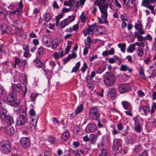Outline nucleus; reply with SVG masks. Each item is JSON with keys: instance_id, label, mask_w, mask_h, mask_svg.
Wrapping results in <instances>:
<instances>
[{"instance_id": "nucleus-18", "label": "nucleus", "mask_w": 156, "mask_h": 156, "mask_svg": "<svg viewBox=\"0 0 156 156\" xmlns=\"http://www.w3.org/2000/svg\"><path fill=\"white\" fill-rule=\"evenodd\" d=\"M38 119V116H37L36 119L34 118L32 119L31 122L29 124V127L31 130L34 129L36 127Z\"/></svg>"}, {"instance_id": "nucleus-2", "label": "nucleus", "mask_w": 156, "mask_h": 156, "mask_svg": "<svg viewBox=\"0 0 156 156\" xmlns=\"http://www.w3.org/2000/svg\"><path fill=\"white\" fill-rule=\"evenodd\" d=\"M7 102L11 106L17 107L19 106L20 101L16 99V92H11L6 98Z\"/></svg>"}, {"instance_id": "nucleus-32", "label": "nucleus", "mask_w": 156, "mask_h": 156, "mask_svg": "<svg viewBox=\"0 0 156 156\" xmlns=\"http://www.w3.org/2000/svg\"><path fill=\"white\" fill-rule=\"evenodd\" d=\"M48 141L53 144H55L58 141V139L55 138L53 136H50L48 139Z\"/></svg>"}, {"instance_id": "nucleus-8", "label": "nucleus", "mask_w": 156, "mask_h": 156, "mask_svg": "<svg viewBox=\"0 0 156 156\" xmlns=\"http://www.w3.org/2000/svg\"><path fill=\"white\" fill-rule=\"evenodd\" d=\"M130 85L127 83H124L119 84L118 87V90L121 94L125 93L130 89Z\"/></svg>"}, {"instance_id": "nucleus-42", "label": "nucleus", "mask_w": 156, "mask_h": 156, "mask_svg": "<svg viewBox=\"0 0 156 156\" xmlns=\"http://www.w3.org/2000/svg\"><path fill=\"white\" fill-rule=\"evenodd\" d=\"M88 29L91 32H93L94 30L97 27V25L96 23L92 24L91 25H88Z\"/></svg>"}, {"instance_id": "nucleus-64", "label": "nucleus", "mask_w": 156, "mask_h": 156, "mask_svg": "<svg viewBox=\"0 0 156 156\" xmlns=\"http://www.w3.org/2000/svg\"><path fill=\"white\" fill-rule=\"evenodd\" d=\"M140 35L137 38V40L139 41H142L145 40L144 37H143L142 36Z\"/></svg>"}, {"instance_id": "nucleus-20", "label": "nucleus", "mask_w": 156, "mask_h": 156, "mask_svg": "<svg viewBox=\"0 0 156 156\" xmlns=\"http://www.w3.org/2000/svg\"><path fill=\"white\" fill-rule=\"evenodd\" d=\"M135 122L134 129L137 133H140L141 131V127L138 121L135 118L133 119Z\"/></svg>"}, {"instance_id": "nucleus-9", "label": "nucleus", "mask_w": 156, "mask_h": 156, "mask_svg": "<svg viewBox=\"0 0 156 156\" xmlns=\"http://www.w3.org/2000/svg\"><path fill=\"white\" fill-rule=\"evenodd\" d=\"M15 64L14 66L15 68H16L17 65L19 67L23 68L27 64V61L15 57L14 59Z\"/></svg>"}, {"instance_id": "nucleus-41", "label": "nucleus", "mask_w": 156, "mask_h": 156, "mask_svg": "<svg viewBox=\"0 0 156 156\" xmlns=\"http://www.w3.org/2000/svg\"><path fill=\"white\" fill-rule=\"evenodd\" d=\"M118 47L121 49L122 52L124 53L126 51V44L125 43H119L118 44Z\"/></svg>"}, {"instance_id": "nucleus-47", "label": "nucleus", "mask_w": 156, "mask_h": 156, "mask_svg": "<svg viewBox=\"0 0 156 156\" xmlns=\"http://www.w3.org/2000/svg\"><path fill=\"white\" fill-rule=\"evenodd\" d=\"M140 75L141 78L143 79H146V76L144 74V70L143 68L140 67Z\"/></svg>"}, {"instance_id": "nucleus-55", "label": "nucleus", "mask_w": 156, "mask_h": 156, "mask_svg": "<svg viewBox=\"0 0 156 156\" xmlns=\"http://www.w3.org/2000/svg\"><path fill=\"white\" fill-rule=\"evenodd\" d=\"M87 86L90 89L93 90L94 88V84L93 83H91L89 81H88Z\"/></svg>"}, {"instance_id": "nucleus-31", "label": "nucleus", "mask_w": 156, "mask_h": 156, "mask_svg": "<svg viewBox=\"0 0 156 156\" xmlns=\"http://www.w3.org/2000/svg\"><path fill=\"white\" fill-rule=\"evenodd\" d=\"M30 118H34V119H36V117L37 116H38L36 115L35 111L33 109H31L28 112Z\"/></svg>"}, {"instance_id": "nucleus-53", "label": "nucleus", "mask_w": 156, "mask_h": 156, "mask_svg": "<svg viewBox=\"0 0 156 156\" xmlns=\"http://www.w3.org/2000/svg\"><path fill=\"white\" fill-rule=\"evenodd\" d=\"M84 35L85 36H86L87 35L90 34V33L91 32L90 31V30L88 29V28H86L83 30V31Z\"/></svg>"}, {"instance_id": "nucleus-7", "label": "nucleus", "mask_w": 156, "mask_h": 156, "mask_svg": "<svg viewBox=\"0 0 156 156\" xmlns=\"http://www.w3.org/2000/svg\"><path fill=\"white\" fill-rule=\"evenodd\" d=\"M75 19V17L73 16H69L66 18L60 23V27L61 28H64L66 26H68L69 23L73 21Z\"/></svg>"}, {"instance_id": "nucleus-21", "label": "nucleus", "mask_w": 156, "mask_h": 156, "mask_svg": "<svg viewBox=\"0 0 156 156\" xmlns=\"http://www.w3.org/2000/svg\"><path fill=\"white\" fill-rule=\"evenodd\" d=\"M5 129L6 133L10 135H12L15 132L13 127L10 125L5 127Z\"/></svg>"}, {"instance_id": "nucleus-59", "label": "nucleus", "mask_w": 156, "mask_h": 156, "mask_svg": "<svg viewBox=\"0 0 156 156\" xmlns=\"http://www.w3.org/2000/svg\"><path fill=\"white\" fill-rule=\"evenodd\" d=\"M80 142L78 141H75L73 142V145L75 148H77L80 145Z\"/></svg>"}, {"instance_id": "nucleus-36", "label": "nucleus", "mask_w": 156, "mask_h": 156, "mask_svg": "<svg viewBox=\"0 0 156 156\" xmlns=\"http://www.w3.org/2000/svg\"><path fill=\"white\" fill-rule=\"evenodd\" d=\"M43 20L46 22H48L51 19L50 14L48 13H45L43 15Z\"/></svg>"}, {"instance_id": "nucleus-62", "label": "nucleus", "mask_w": 156, "mask_h": 156, "mask_svg": "<svg viewBox=\"0 0 156 156\" xmlns=\"http://www.w3.org/2000/svg\"><path fill=\"white\" fill-rule=\"evenodd\" d=\"M98 122V123L97 124L99 128H101L103 127V124H101V120L100 119H98L96 120Z\"/></svg>"}, {"instance_id": "nucleus-51", "label": "nucleus", "mask_w": 156, "mask_h": 156, "mask_svg": "<svg viewBox=\"0 0 156 156\" xmlns=\"http://www.w3.org/2000/svg\"><path fill=\"white\" fill-rule=\"evenodd\" d=\"M52 74V71H48L46 72V75L48 79H51Z\"/></svg>"}, {"instance_id": "nucleus-24", "label": "nucleus", "mask_w": 156, "mask_h": 156, "mask_svg": "<svg viewBox=\"0 0 156 156\" xmlns=\"http://www.w3.org/2000/svg\"><path fill=\"white\" fill-rule=\"evenodd\" d=\"M142 25L141 23H136L134 27L135 29L137 30L141 34H144L145 33L144 30L142 28Z\"/></svg>"}, {"instance_id": "nucleus-40", "label": "nucleus", "mask_w": 156, "mask_h": 156, "mask_svg": "<svg viewBox=\"0 0 156 156\" xmlns=\"http://www.w3.org/2000/svg\"><path fill=\"white\" fill-rule=\"evenodd\" d=\"M38 94L36 93H32L30 95V101L34 102L35 101L37 97Z\"/></svg>"}, {"instance_id": "nucleus-60", "label": "nucleus", "mask_w": 156, "mask_h": 156, "mask_svg": "<svg viewBox=\"0 0 156 156\" xmlns=\"http://www.w3.org/2000/svg\"><path fill=\"white\" fill-rule=\"evenodd\" d=\"M150 3H151V0H143L142 4H143L144 5H149Z\"/></svg>"}, {"instance_id": "nucleus-29", "label": "nucleus", "mask_w": 156, "mask_h": 156, "mask_svg": "<svg viewBox=\"0 0 156 156\" xmlns=\"http://www.w3.org/2000/svg\"><path fill=\"white\" fill-rule=\"evenodd\" d=\"M89 149L83 145L81 148L80 149V151L83 155V156H85L89 153Z\"/></svg>"}, {"instance_id": "nucleus-54", "label": "nucleus", "mask_w": 156, "mask_h": 156, "mask_svg": "<svg viewBox=\"0 0 156 156\" xmlns=\"http://www.w3.org/2000/svg\"><path fill=\"white\" fill-rule=\"evenodd\" d=\"M6 16V12L4 11L0 13V19H3Z\"/></svg>"}, {"instance_id": "nucleus-35", "label": "nucleus", "mask_w": 156, "mask_h": 156, "mask_svg": "<svg viewBox=\"0 0 156 156\" xmlns=\"http://www.w3.org/2000/svg\"><path fill=\"white\" fill-rule=\"evenodd\" d=\"M80 66V62H78L77 63H76V65L75 66H74L72 71L71 72L73 73H77L79 70V69Z\"/></svg>"}, {"instance_id": "nucleus-3", "label": "nucleus", "mask_w": 156, "mask_h": 156, "mask_svg": "<svg viewBox=\"0 0 156 156\" xmlns=\"http://www.w3.org/2000/svg\"><path fill=\"white\" fill-rule=\"evenodd\" d=\"M94 5L98 6L101 13V16L106 17V16H108V5L106 3H101L98 0H96L95 1Z\"/></svg>"}, {"instance_id": "nucleus-37", "label": "nucleus", "mask_w": 156, "mask_h": 156, "mask_svg": "<svg viewBox=\"0 0 156 156\" xmlns=\"http://www.w3.org/2000/svg\"><path fill=\"white\" fill-rule=\"evenodd\" d=\"M135 44H130L129 46L127 48V51L128 53H132L135 50Z\"/></svg>"}, {"instance_id": "nucleus-17", "label": "nucleus", "mask_w": 156, "mask_h": 156, "mask_svg": "<svg viewBox=\"0 0 156 156\" xmlns=\"http://www.w3.org/2000/svg\"><path fill=\"white\" fill-rule=\"evenodd\" d=\"M12 87L13 92H19L22 90L23 87L20 84H14L12 85Z\"/></svg>"}, {"instance_id": "nucleus-52", "label": "nucleus", "mask_w": 156, "mask_h": 156, "mask_svg": "<svg viewBox=\"0 0 156 156\" xmlns=\"http://www.w3.org/2000/svg\"><path fill=\"white\" fill-rule=\"evenodd\" d=\"M44 42H45L46 44H49V43L51 41V40L50 39V37H49L48 36H45L44 37Z\"/></svg>"}, {"instance_id": "nucleus-1", "label": "nucleus", "mask_w": 156, "mask_h": 156, "mask_svg": "<svg viewBox=\"0 0 156 156\" xmlns=\"http://www.w3.org/2000/svg\"><path fill=\"white\" fill-rule=\"evenodd\" d=\"M103 80L105 84L109 87L112 86L116 81V78L114 74L110 72H106L105 74Z\"/></svg>"}, {"instance_id": "nucleus-34", "label": "nucleus", "mask_w": 156, "mask_h": 156, "mask_svg": "<svg viewBox=\"0 0 156 156\" xmlns=\"http://www.w3.org/2000/svg\"><path fill=\"white\" fill-rule=\"evenodd\" d=\"M136 55L139 57H142L144 55L143 49L140 47L138 48L136 51Z\"/></svg>"}, {"instance_id": "nucleus-16", "label": "nucleus", "mask_w": 156, "mask_h": 156, "mask_svg": "<svg viewBox=\"0 0 156 156\" xmlns=\"http://www.w3.org/2000/svg\"><path fill=\"white\" fill-rule=\"evenodd\" d=\"M113 149L116 152L118 153L122 149V146L120 143L117 141H114L112 147Z\"/></svg>"}, {"instance_id": "nucleus-13", "label": "nucleus", "mask_w": 156, "mask_h": 156, "mask_svg": "<svg viewBox=\"0 0 156 156\" xmlns=\"http://www.w3.org/2000/svg\"><path fill=\"white\" fill-rule=\"evenodd\" d=\"M97 128V126L95 124L90 123L87 125L86 130L88 133L93 132L96 130Z\"/></svg>"}, {"instance_id": "nucleus-27", "label": "nucleus", "mask_w": 156, "mask_h": 156, "mask_svg": "<svg viewBox=\"0 0 156 156\" xmlns=\"http://www.w3.org/2000/svg\"><path fill=\"white\" fill-rule=\"evenodd\" d=\"M97 135L92 134L90 135L89 137L90 141V143L94 144L96 143V141L97 139Z\"/></svg>"}, {"instance_id": "nucleus-22", "label": "nucleus", "mask_w": 156, "mask_h": 156, "mask_svg": "<svg viewBox=\"0 0 156 156\" xmlns=\"http://www.w3.org/2000/svg\"><path fill=\"white\" fill-rule=\"evenodd\" d=\"M4 120L8 125H11L14 123L13 117L11 115H8Z\"/></svg>"}, {"instance_id": "nucleus-56", "label": "nucleus", "mask_w": 156, "mask_h": 156, "mask_svg": "<svg viewBox=\"0 0 156 156\" xmlns=\"http://www.w3.org/2000/svg\"><path fill=\"white\" fill-rule=\"evenodd\" d=\"M49 64L51 66V67L52 68V70H53L54 68L56 65L55 62L53 61H50L49 62Z\"/></svg>"}, {"instance_id": "nucleus-23", "label": "nucleus", "mask_w": 156, "mask_h": 156, "mask_svg": "<svg viewBox=\"0 0 156 156\" xmlns=\"http://www.w3.org/2000/svg\"><path fill=\"white\" fill-rule=\"evenodd\" d=\"M22 23L21 22L17 21H14L12 24V25L15 27L17 30H21L22 28Z\"/></svg>"}, {"instance_id": "nucleus-50", "label": "nucleus", "mask_w": 156, "mask_h": 156, "mask_svg": "<svg viewBox=\"0 0 156 156\" xmlns=\"http://www.w3.org/2000/svg\"><path fill=\"white\" fill-rule=\"evenodd\" d=\"M44 156H51L52 152L50 150H45L44 153Z\"/></svg>"}, {"instance_id": "nucleus-30", "label": "nucleus", "mask_w": 156, "mask_h": 156, "mask_svg": "<svg viewBox=\"0 0 156 156\" xmlns=\"http://www.w3.org/2000/svg\"><path fill=\"white\" fill-rule=\"evenodd\" d=\"M70 137V133L68 131H66L63 133L62 136V140L64 141H65L67 140Z\"/></svg>"}, {"instance_id": "nucleus-45", "label": "nucleus", "mask_w": 156, "mask_h": 156, "mask_svg": "<svg viewBox=\"0 0 156 156\" xmlns=\"http://www.w3.org/2000/svg\"><path fill=\"white\" fill-rule=\"evenodd\" d=\"M72 42L69 41H68L67 43L68 45L65 50V54H67L69 52V51L71 48V44Z\"/></svg>"}, {"instance_id": "nucleus-39", "label": "nucleus", "mask_w": 156, "mask_h": 156, "mask_svg": "<svg viewBox=\"0 0 156 156\" xmlns=\"http://www.w3.org/2000/svg\"><path fill=\"white\" fill-rule=\"evenodd\" d=\"M98 156H109L108 152L106 149H102Z\"/></svg>"}, {"instance_id": "nucleus-63", "label": "nucleus", "mask_w": 156, "mask_h": 156, "mask_svg": "<svg viewBox=\"0 0 156 156\" xmlns=\"http://www.w3.org/2000/svg\"><path fill=\"white\" fill-rule=\"evenodd\" d=\"M144 38L145 39H146L148 41H151L152 40V37L149 34H147V35L144 37Z\"/></svg>"}, {"instance_id": "nucleus-44", "label": "nucleus", "mask_w": 156, "mask_h": 156, "mask_svg": "<svg viewBox=\"0 0 156 156\" xmlns=\"http://www.w3.org/2000/svg\"><path fill=\"white\" fill-rule=\"evenodd\" d=\"M114 57L115 59V62L118 64V65H119L122 62V59L116 55H114Z\"/></svg>"}, {"instance_id": "nucleus-57", "label": "nucleus", "mask_w": 156, "mask_h": 156, "mask_svg": "<svg viewBox=\"0 0 156 156\" xmlns=\"http://www.w3.org/2000/svg\"><path fill=\"white\" fill-rule=\"evenodd\" d=\"M79 28V24L78 23H77L75 25H74L72 27V30L73 31H76V32L78 29Z\"/></svg>"}, {"instance_id": "nucleus-61", "label": "nucleus", "mask_w": 156, "mask_h": 156, "mask_svg": "<svg viewBox=\"0 0 156 156\" xmlns=\"http://www.w3.org/2000/svg\"><path fill=\"white\" fill-rule=\"evenodd\" d=\"M29 47V45L27 44L24 45L23 46V49L25 51H30V50L28 49Z\"/></svg>"}, {"instance_id": "nucleus-58", "label": "nucleus", "mask_w": 156, "mask_h": 156, "mask_svg": "<svg viewBox=\"0 0 156 156\" xmlns=\"http://www.w3.org/2000/svg\"><path fill=\"white\" fill-rule=\"evenodd\" d=\"M138 95L141 98L143 97L145 95L144 93L141 90H139L137 92Z\"/></svg>"}, {"instance_id": "nucleus-33", "label": "nucleus", "mask_w": 156, "mask_h": 156, "mask_svg": "<svg viewBox=\"0 0 156 156\" xmlns=\"http://www.w3.org/2000/svg\"><path fill=\"white\" fill-rule=\"evenodd\" d=\"M102 18V20L100 17H98V19L99 23L100 24L105 23L107 24L108 23V21L107 20V18L108 16H106V18L105 19L106 17H103L101 16Z\"/></svg>"}, {"instance_id": "nucleus-11", "label": "nucleus", "mask_w": 156, "mask_h": 156, "mask_svg": "<svg viewBox=\"0 0 156 156\" xmlns=\"http://www.w3.org/2000/svg\"><path fill=\"white\" fill-rule=\"evenodd\" d=\"M19 7L16 9L10 12L11 15H16L17 17H18L20 15V12L22 11V8L23 7V5L22 0H21L19 3Z\"/></svg>"}, {"instance_id": "nucleus-38", "label": "nucleus", "mask_w": 156, "mask_h": 156, "mask_svg": "<svg viewBox=\"0 0 156 156\" xmlns=\"http://www.w3.org/2000/svg\"><path fill=\"white\" fill-rule=\"evenodd\" d=\"M83 110V107L82 104H81L78 106L77 108L75 109V112L76 113H78L82 112Z\"/></svg>"}, {"instance_id": "nucleus-46", "label": "nucleus", "mask_w": 156, "mask_h": 156, "mask_svg": "<svg viewBox=\"0 0 156 156\" xmlns=\"http://www.w3.org/2000/svg\"><path fill=\"white\" fill-rule=\"evenodd\" d=\"M6 103L4 100H2L0 101V109H5V107L6 105Z\"/></svg>"}, {"instance_id": "nucleus-14", "label": "nucleus", "mask_w": 156, "mask_h": 156, "mask_svg": "<svg viewBox=\"0 0 156 156\" xmlns=\"http://www.w3.org/2000/svg\"><path fill=\"white\" fill-rule=\"evenodd\" d=\"M1 27V31L3 33L9 34L12 30L11 27L5 23H2Z\"/></svg>"}, {"instance_id": "nucleus-48", "label": "nucleus", "mask_w": 156, "mask_h": 156, "mask_svg": "<svg viewBox=\"0 0 156 156\" xmlns=\"http://www.w3.org/2000/svg\"><path fill=\"white\" fill-rule=\"evenodd\" d=\"M88 66L87 63L85 62L83 64V66L81 69V70L83 73H84L86 71Z\"/></svg>"}, {"instance_id": "nucleus-19", "label": "nucleus", "mask_w": 156, "mask_h": 156, "mask_svg": "<svg viewBox=\"0 0 156 156\" xmlns=\"http://www.w3.org/2000/svg\"><path fill=\"white\" fill-rule=\"evenodd\" d=\"M120 70L122 71L125 72L128 71L129 73H132L133 70L130 68L126 64H122L121 65L120 68Z\"/></svg>"}, {"instance_id": "nucleus-4", "label": "nucleus", "mask_w": 156, "mask_h": 156, "mask_svg": "<svg viewBox=\"0 0 156 156\" xmlns=\"http://www.w3.org/2000/svg\"><path fill=\"white\" fill-rule=\"evenodd\" d=\"M44 48L41 47L38 49V51L36 54V58L34 60V63L35 65L38 67H41L43 64L40 61L43 55Z\"/></svg>"}, {"instance_id": "nucleus-49", "label": "nucleus", "mask_w": 156, "mask_h": 156, "mask_svg": "<svg viewBox=\"0 0 156 156\" xmlns=\"http://www.w3.org/2000/svg\"><path fill=\"white\" fill-rule=\"evenodd\" d=\"M140 146V145H136L135 146V147L134 149V151L136 153H138L141 150Z\"/></svg>"}, {"instance_id": "nucleus-25", "label": "nucleus", "mask_w": 156, "mask_h": 156, "mask_svg": "<svg viewBox=\"0 0 156 156\" xmlns=\"http://www.w3.org/2000/svg\"><path fill=\"white\" fill-rule=\"evenodd\" d=\"M122 104L124 108L126 110H131L132 108L130 103L126 101H124L122 102Z\"/></svg>"}, {"instance_id": "nucleus-6", "label": "nucleus", "mask_w": 156, "mask_h": 156, "mask_svg": "<svg viewBox=\"0 0 156 156\" xmlns=\"http://www.w3.org/2000/svg\"><path fill=\"white\" fill-rule=\"evenodd\" d=\"M11 149V144L8 141L4 140L0 142V150L3 153H8Z\"/></svg>"}, {"instance_id": "nucleus-5", "label": "nucleus", "mask_w": 156, "mask_h": 156, "mask_svg": "<svg viewBox=\"0 0 156 156\" xmlns=\"http://www.w3.org/2000/svg\"><path fill=\"white\" fill-rule=\"evenodd\" d=\"M89 118L92 120H96L99 119L100 113L98 108L97 107H94L91 108L89 112Z\"/></svg>"}, {"instance_id": "nucleus-28", "label": "nucleus", "mask_w": 156, "mask_h": 156, "mask_svg": "<svg viewBox=\"0 0 156 156\" xmlns=\"http://www.w3.org/2000/svg\"><path fill=\"white\" fill-rule=\"evenodd\" d=\"M150 108L148 106H140L139 110L141 112H143V114L145 115H147V113L150 111Z\"/></svg>"}, {"instance_id": "nucleus-43", "label": "nucleus", "mask_w": 156, "mask_h": 156, "mask_svg": "<svg viewBox=\"0 0 156 156\" xmlns=\"http://www.w3.org/2000/svg\"><path fill=\"white\" fill-rule=\"evenodd\" d=\"M84 12H83L80 16V19H81V22L83 23H85L86 20L87 18V16L84 15Z\"/></svg>"}, {"instance_id": "nucleus-12", "label": "nucleus", "mask_w": 156, "mask_h": 156, "mask_svg": "<svg viewBox=\"0 0 156 156\" xmlns=\"http://www.w3.org/2000/svg\"><path fill=\"white\" fill-rule=\"evenodd\" d=\"M20 143L22 146L24 148H27L30 145L29 139L26 137H23L20 140Z\"/></svg>"}, {"instance_id": "nucleus-15", "label": "nucleus", "mask_w": 156, "mask_h": 156, "mask_svg": "<svg viewBox=\"0 0 156 156\" xmlns=\"http://www.w3.org/2000/svg\"><path fill=\"white\" fill-rule=\"evenodd\" d=\"M117 94L116 90L114 88H110L108 89V95L111 99L114 100Z\"/></svg>"}, {"instance_id": "nucleus-10", "label": "nucleus", "mask_w": 156, "mask_h": 156, "mask_svg": "<svg viewBox=\"0 0 156 156\" xmlns=\"http://www.w3.org/2000/svg\"><path fill=\"white\" fill-rule=\"evenodd\" d=\"M27 121V117L23 114H20L17 119L16 123L19 126L23 125L26 123Z\"/></svg>"}, {"instance_id": "nucleus-26", "label": "nucleus", "mask_w": 156, "mask_h": 156, "mask_svg": "<svg viewBox=\"0 0 156 156\" xmlns=\"http://www.w3.org/2000/svg\"><path fill=\"white\" fill-rule=\"evenodd\" d=\"M7 111L5 109H2L0 110V118L2 120H4L8 115H7Z\"/></svg>"}]
</instances>
